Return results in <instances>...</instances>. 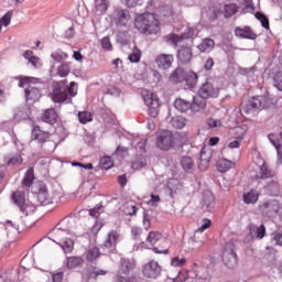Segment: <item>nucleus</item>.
Wrapping results in <instances>:
<instances>
[{
  "label": "nucleus",
  "mask_w": 282,
  "mask_h": 282,
  "mask_svg": "<svg viewBox=\"0 0 282 282\" xmlns=\"http://www.w3.org/2000/svg\"><path fill=\"white\" fill-rule=\"evenodd\" d=\"M86 278L88 279V281L91 280V279H96L97 278L96 268H94V267L88 268L86 270Z\"/></svg>",
  "instance_id": "62"
},
{
  "label": "nucleus",
  "mask_w": 282,
  "mask_h": 282,
  "mask_svg": "<svg viewBox=\"0 0 282 282\" xmlns=\"http://www.w3.org/2000/svg\"><path fill=\"white\" fill-rule=\"evenodd\" d=\"M214 47H215V41H213L212 39H205L197 46V50H199V52H213Z\"/></svg>",
  "instance_id": "36"
},
{
  "label": "nucleus",
  "mask_w": 282,
  "mask_h": 282,
  "mask_svg": "<svg viewBox=\"0 0 282 282\" xmlns=\"http://www.w3.org/2000/svg\"><path fill=\"white\" fill-rule=\"evenodd\" d=\"M242 199L245 204H257L259 202V194L256 189H251L243 194Z\"/></svg>",
  "instance_id": "34"
},
{
  "label": "nucleus",
  "mask_w": 282,
  "mask_h": 282,
  "mask_svg": "<svg viewBox=\"0 0 282 282\" xmlns=\"http://www.w3.org/2000/svg\"><path fill=\"white\" fill-rule=\"evenodd\" d=\"M4 161L7 162L8 166H17V164H21L23 162V158L17 154L12 158H6Z\"/></svg>",
  "instance_id": "52"
},
{
  "label": "nucleus",
  "mask_w": 282,
  "mask_h": 282,
  "mask_svg": "<svg viewBox=\"0 0 282 282\" xmlns=\"http://www.w3.org/2000/svg\"><path fill=\"white\" fill-rule=\"evenodd\" d=\"M147 166V159L144 156H139L135 161H132V169L138 171V169H144Z\"/></svg>",
  "instance_id": "51"
},
{
  "label": "nucleus",
  "mask_w": 282,
  "mask_h": 282,
  "mask_svg": "<svg viewBox=\"0 0 282 282\" xmlns=\"http://www.w3.org/2000/svg\"><path fill=\"white\" fill-rule=\"evenodd\" d=\"M185 264H186V258L175 257L171 261V265H173V268H183V265Z\"/></svg>",
  "instance_id": "58"
},
{
  "label": "nucleus",
  "mask_w": 282,
  "mask_h": 282,
  "mask_svg": "<svg viewBox=\"0 0 282 282\" xmlns=\"http://www.w3.org/2000/svg\"><path fill=\"white\" fill-rule=\"evenodd\" d=\"M235 36H237L238 39H247L249 41H254L257 39V33H254V31H252V29L249 26L236 28Z\"/></svg>",
  "instance_id": "16"
},
{
  "label": "nucleus",
  "mask_w": 282,
  "mask_h": 282,
  "mask_svg": "<svg viewBox=\"0 0 282 282\" xmlns=\"http://www.w3.org/2000/svg\"><path fill=\"white\" fill-rule=\"evenodd\" d=\"M213 153L210 151L202 150L200 151V158H199V163H198V169L200 171H206L208 169V164H210V158Z\"/></svg>",
  "instance_id": "24"
},
{
  "label": "nucleus",
  "mask_w": 282,
  "mask_h": 282,
  "mask_svg": "<svg viewBox=\"0 0 282 282\" xmlns=\"http://www.w3.org/2000/svg\"><path fill=\"white\" fill-rule=\"evenodd\" d=\"M127 155H129V149L122 145H119L113 153V158H117V160H124Z\"/></svg>",
  "instance_id": "42"
},
{
  "label": "nucleus",
  "mask_w": 282,
  "mask_h": 282,
  "mask_svg": "<svg viewBox=\"0 0 282 282\" xmlns=\"http://www.w3.org/2000/svg\"><path fill=\"white\" fill-rule=\"evenodd\" d=\"M197 80H199V76H197V73L193 70H188L185 73L184 83H186L189 89H195V87H197Z\"/></svg>",
  "instance_id": "27"
},
{
  "label": "nucleus",
  "mask_w": 282,
  "mask_h": 282,
  "mask_svg": "<svg viewBox=\"0 0 282 282\" xmlns=\"http://www.w3.org/2000/svg\"><path fill=\"white\" fill-rule=\"evenodd\" d=\"M13 14H14V11L10 10L0 19V32L2 30V25L4 28H8V25H10Z\"/></svg>",
  "instance_id": "43"
},
{
  "label": "nucleus",
  "mask_w": 282,
  "mask_h": 282,
  "mask_svg": "<svg viewBox=\"0 0 282 282\" xmlns=\"http://www.w3.org/2000/svg\"><path fill=\"white\" fill-rule=\"evenodd\" d=\"M161 272H162V268L158 262L153 260L143 267V274L148 279H158Z\"/></svg>",
  "instance_id": "11"
},
{
  "label": "nucleus",
  "mask_w": 282,
  "mask_h": 282,
  "mask_svg": "<svg viewBox=\"0 0 282 282\" xmlns=\"http://www.w3.org/2000/svg\"><path fill=\"white\" fill-rule=\"evenodd\" d=\"M143 100L149 109L151 118H158L160 113V99L153 93L143 94Z\"/></svg>",
  "instance_id": "9"
},
{
  "label": "nucleus",
  "mask_w": 282,
  "mask_h": 282,
  "mask_svg": "<svg viewBox=\"0 0 282 282\" xmlns=\"http://www.w3.org/2000/svg\"><path fill=\"white\" fill-rule=\"evenodd\" d=\"M119 274H129L133 270V262L129 259L122 258L120 261Z\"/></svg>",
  "instance_id": "35"
},
{
  "label": "nucleus",
  "mask_w": 282,
  "mask_h": 282,
  "mask_svg": "<svg viewBox=\"0 0 282 282\" xmlns=\"http://www.w3.org/2000/svg\"><path fill=\"white\" fill-rule=\"evenodd\" d=\"M32 140H36L40 144H44V142L50 140V133L41 130V128L36 126L32 130Z\"/></svg>",
  "instance_id": "19"
},
{
  "label": "nucleus",
  "mask_w": 282,
  "mask_h": 282,
  "mask_svg": "<svg viewBox=\"0 0 282 282\" xmlns=\"http://www.w3.org/2000/svg\"><path fill=\"white\" fill-rule=\"evenodd\" d=\"M175 58L172 54H161L156 57V65L160 69H169Z\"/></svg>",
  "instance_id": "17"
},
{
  "label": "nucleus",
  "mask_w": 282,
  "mask_h": 282,
  "mask_svg": "<svg viewBox=\"0 0 282 282\" xmlns=\"http://www.w3.org/2000/svg\"><path fill=\"white\" fill-rule=\"evenodd\" d=\"M254 17L264 30H270V20L262 12H256Z\"/></svg>",
  "instance_id": "46"
},
{
  "label": "nucleus",
  "mask_w": 282,
  "mask_h": 282,
  "mask_svg": "<svg viewBox=\"0 0 282 282\" xmlns=\"http://www.w3.org/2000/svg\"><path fill=\"white\" fill-rule=\"evenodd\" d=\"M268 107H270L268 98L263 96L252 97L248 101L241 104L240 113L241 116H243V113L248 116L256 111H261V109H268Z\"/></svg>",
  "instance_id": "3"
},
{
  "label": "nucleus",
  "mask_w": 282,
  "mask_h": 282,
  "mask_svg": "<svg viewBox=\"0 0 282 282\" xmlns=\"http://www.w3.org/2000/svg\"><path fill=\"white\" fill-rule=\"evenodd\" d=\"M239 12V7L237 4L231 3V4H226L225 6V17L226 19H230V17H235Z\"/></svg>",
  "instance_id": "41"
},
{
  "label": "nucleus",
  "mask_w": 282,
  "mask_h": 282,
  "mask_svg": "<svg viewBox=\"0 0 282 282\" xmlns=\"http://www.w3.org/2000/svg\"><path fill=\"white\" fill-rule=\"evenodd\" d=\"M98 257H100V249H98V247L91 248L87 251V256H86L87 261H90V262L96 261Z\"/></svg>",
  "instance_id": "49"
},
{
  "label": "nucleus",
  "mask_w": 282,
  "mask_h": 282,
  "mask_svg": "<svg viewBox=\"0 0 282 282\" xmlns=\"http://www.w3.org/2000/svg\"><path fill=\"white\" fill-rule=\"evenodd\" d=\"M186 78V70L182 67H177L173 73L170 75V83L173 85H180V83H184Z\"/></svg>",
  "instance_id": "21"
},
{
  "label": "nucleus",
  "mask_w": 282,
  "mask_h": 282,
  "mask_svg": "<svg viewBox=\"0 0 282 282\" xmlns=\"http://www.w3.org/2000/svg\"><path fill=\"white\" fill-rule=\"evenodd\" d=\"M180 163L185 173H193L195 171V161L193 158L188 155L182 156Z\"/></svg>",
  "instance_id": "23"
},
{
  "label": "nucleus",
  "mask_w": 282,
  "mask_h": 282,
  "mask_svg": "<svg viewBox=\"0 0 282 282\" xmlns=\"http://www.w3.org/2000/svg\"><path fill=\"white\" fill-rule=\"evenodd\" d=\"M34 169L30 167L25 175H24V178L22 180V186L24 188H30V186H34Z\"/></svg>",
  "instance_id": "31"
},
{
  "label": "nucleus",
  "mask_w": 282,
  "mask_h": 282,
  "mask_svg": "<svg viewBox=\"0 0 282 282\" xmlns=\"http://www.w3.org/2000/svg\"><path fill=\"white\" fill-rule=\"evenodd\" d=\"M265 189H267V193H269V195L275 197L276 195H279V191L281 189V186L279 185V182L271 181L270 183H268Z\"/></svg>",
  "instance_id": "38"
},
{
  "label": "nucleus",
  "mask_w": 282,
  "mask_h": 282,
  "mask_svg": "<svg viewBox=\"0 0 282 282\" xmlns=\"http://www.w3.org/2000/svg\"><path fill=\"white\" fill-rule=\"evenodd\" d=\"M53 241L61 246L62 250L66 254L74 250V240H72V238H65L64 240H61V242H57L56 240Z\"/></svg>",
  "instance_id": "33"
},
{
  "label": "nucleus",
  "mask_w": 282,
  "mask_h": 282,
  "mask_svg": "<svg viewBox=\"0 0 282 282\" xmlns=\"http://www.w3.org/2000/svg\"><path fill=\"white\" fill-rule=\"evenodd\" d=\"M69 64H62L57 68V74L61 76V78H65V76H69Z\"/></svg>",
  "instance_id": "56"
},
{
  "label": "nucleus",
  "mask_w": 282,
  "mask_h": 282,
  "mask_svg": "<svg viewBox=\"0 0 282 282\" xmlns=\"http://www.w3.org/2000/svg\"><path fill=\"white\" fill-rule=\"evenodd\" d=\"M147 142H148V139H140L139 141L134 140L133 144H135L140 153H147Z\"/></svg>",
  "instance_id": "53"
},
{
  "label": "nucleus",
  "mask_w": 282,
  "mask_h": 282,
  "mask_svg": "<svg viewBox=\"0 0 282 282\" xmlns=\"http://www.w3.org/2000/svg\"><path fill=\"white\" fill-rule=\"evenodd\" d=\"M100 166L101 169H104L105 171H109V169H111V166H113V162L111 161V158L109 156H104L100 160Z\"/></svg>",
  "instance_id": "57"
},
{
  "label": "nucleus",
  "mask_w": 282,
  "mask_h": 282,
  "mask_svg": "<svg viewBox=\"0 0 282 282\" xmlns=\"http://www.w3.org/2000/svg\"><path fill=\"white\" fill-rule=\"evenodd\" d=\"M203 98H217L219 96V88H216L210 83H205L199 89L198 93Z\"/></svg>",
  "instance_id": "14"
},
{
  "label": "nucleus",
  "mask_w": 282,
  "mask_h": 282,
  "mask_svg": "<svg viewBox=\"0 0 282 282\" xmlns=\"http://www.w3.org/2000/svg\"><path fill=\"white\" fill-rule=\"evenodd\" d=\"M174 108L177 111H181V113H184L188 111V109H192L191 101H186L182 98H178L174 101Z\"/></svg>",
  "instance_id": "32"
},
{
  "label": "nucleus",
  "mask_w": 282,
  "mask_h": 282,
  "mask_svg": "<svg viewBox=\"0 0 282 282\" xmlns=\"http://www.w3.org/2000/svg\"><path fill=\"white\" fill-rule=\"evenodd\" d=\"M43 122H47L48 124H56V121L58 120V115L56 113V110L53 108H50L44 111L42 115Z\"/></svg>",
  "instance_id": "28"
},
{
  "label": "nucleus",
  "mask_w": 282,
  "mask_h": 282,
  "mask_svg": "<svg viewBox=\"0 0 282 282\" xmlns=\"http://www.w3.org/2000/svg\"><path fill=\"white\" fill-rule=\"evenodd\" d=\"M207 126L209 129H217V127H221V120L210 118L207 120Z\"/></svg>",
  "instance_id": "59"
},
{
  "label": "nucleus",
  "mask_w": 282,
  "mask_h": 282,
  "mask_svg": "<svg viewBox=\"0 0 282 282\" xmlns=\"http://www.w3.org/2000/svg\"><path fill=\"white\" fill-rule=\"evenodd\" d=\"M271 144L275 147L278 153L276 164H282V132L268 135Z\"/></svg>",
  "instance_id": "13"
},
{
  "label": "nucleus",
  "mask_w": 282,
  "mask_h": 282,
  "mask_svg": "<svg viewBox=\"0 0 282 282\" xmlns=\"http://www.w3.org/2000/svg\"><path fill=\"white\" fill-rule=\"evenodd\" d=\"M113 282H135V278L124 279V276L116 275Z\"/></svg>",
  "instance_id": "63"
},
{
  "label": "nucleus",
  "mask_w": 282,
  "mask_h": 282,
  "mask_svg": "<svg viewBox=\"0 0 282 282\" xmlns=\"http://www.w3.org/2000/svg\"><path fill=\"white\" fill-rule=\"evenodd\" d=\"M11 199L15 206H18L21 213L28 215V205L25 204V192L15 191L12 193Z\"/></svg>",
  "instance_id": "12"
},
{
  "label": "nucleus",
  "mask_w": 282,
  "mask_h": 282,
  "mask_svg": "<svg viewBox=\"0 0 282 282\" xmlns=\"http://www.w3.org/2000/svg\"><path fill=\"white\" fill-rule=\"evenodd\" d=\"M281 206L279 205V200L276 199H269L260 204L259 210L265 217H274L280 210Z\"/></svg>",
  "instance_id": "10"
},
{
  "label": "nucleus",
  "mask_w": 282,
  "mask_h": 282,
  "mask_svg": "<svg viewBox=\"0 0 282 282\" xmlns=\"http://www.w3.org/2000/svg\"><path fill=\"white\" fill-rule=\"evenodd\" d=\"M53 282H63V272H57L52 275Z\"/></svg>",
  "instance_id": "64"
},
{
  "label": "nucleus",
  "mask_w": 282,
  "mask_h": 282,
  "mask_svg": "<svg viewBox=\"0 0 282 282\" xmlns=\"http://www.w3.org/2000/svg\"><path fill=\"white\" fill-rule=\"evenodd\" d=\"M83 263H85V259L78 256L67 257L65 261L66 268L68 270H76V268H80Z\"/></svg>",
  "instance_id": "22"
},
{
  "label": "nucleus",
  "mask_w": 282,
  "mask_h": 282,
  "mask_svg": "<svg viewBox=\"0 0 282 282\" xmlns=\"http://www.w3.org/2000/svg\"><path fill=\"white\" fill-rule=\"evenodd\" d=\"M78 120L82 124H87V122L94 120V116L89 111H82L78 113Z\"/></svg>",
  "instance_id": "47"
},
{
  "label": "nucleus",
  "mask_w": 282,
  "mask_h": 282,
  "mask_svg": "<svg viewBox=\"0 0 282 282\" xmlns=\"http://www.w3.org/2000/svg\"><path fill=\"white\" fill-rule=\"evenodd\" d=\"M101 46L104 50H108V52H111L113 50V46L111 45V40L107 36L101 40Z\"/></svg>",
  "instance_id": "60"
},
{
  "label": "nucleus",
  "mask_w": 282,
  "mask_h": 282,
  "mask_svg": "<svg viewBox=\"0 0 282 282\" xmlns=\"http://www.w3.org/2000/svg\"><path fill=\"white\" fill-rule=\"evenodd\" d=\"M142 58V51H140L138 47H134L130 55L128 56V59L130 63H140V59Z\"/></svg>",
  "instance_id": "44"
},
{
  "label": "nucleus",
  "mask_w": 282,
  "mask_h": 282,
  "mask_svg": "<svg viewBox=\"0 0 282 282\" xmlns=\"http://www.w3.org/2000/svg\"><path fill=\"white\" fill-rule=\"evenodd\" d=\"M95 8L99 14H105L109 8V4H107V0H95Z\"/></svg>",
  "instance_id": "45"
},
{
  "label": "nucleus",
  "mask_w": 282,
  "mask_h": 282,
  "mask_svg": "<svg viewBox=\"0 0 282 282\" xmlns=\"http://www.w3.org/2000/svg\"><path fill=\"white\" fill-rule=\"evenodd\" d=\"M206 97L200 94L193 97V102L191 104L192 111H199L206 109Z\"/></svg>",
  "instance_id": "25"
},
{
  "label": "nucleus",
  "mask_w": 282,
  "mask_h": 282,
  "mask_svg": "<svg viewBox=\"0 0 282 282\" xmlns=\"http://www.w3.org/2000/svg\"><path fill=\"white\" fill-rule=\"evenodd\" d=\"M134 26L141 34H158L160 32V21L153 13L137 15Z\"/></svg>",
  "instance_id": "2"
},
{
  "label": "nucleus",
  "mask_w": 282,
  "mask_h": 282,
  "mask_svg": "<svg viewBox=\"0 0 282 282\" xmlns=\"http://www.w3.org/2000/svg\"><path fill=\"white\" fill-rule=\"evenodd\" d=\"M230 169H235V162L227 159H220L217 162V170L219 171V173H228Z\"/></svg>",
  "instance_id": "29"
},
{
  "label": "nucleus",
  "mask_w": 282,
  "mask_h": 282,
  "mask_svg": "<svg viewBox=\"0 0 282 282\" xmlns=\"http://www.w3.org/2000/svg\"><path fill=\"white\" fill-rule=\"evenodd\" d=\"M171 123L174 129H184L186 127V118L181 116L173 117Z\"/></svg>",
  "instance_id": "40"
},
{
  "label": "nucleus",
  "mask_w": 282,
  "mask_h": 282,
  "mask_svg": "<svg viewBox=\"0 0 282 282\" xmlns=\"http://www.w3.org/2000/svg\"><path fill=\"white\" fill-rule=\"evenodd\" d=\"M273 87L279 91H282V72H279L273 77Z\"/></svg>",
  "instance_id": "54"
},
{
  "label": "nucleus",
  "mask_w": 282,
  "mask_h": 282,
  "mask_svg": "<svg viewBox=\"0 0 282 282\" xmlns=\"http://www.w3.org/2000/svg\"><path fill=\"white\" fill-rule=\"evenodd\" d=\"M31 193L36 195L37 202L42 205L50 204V194L47 193V186L43 182L33 183L31 186Z\"/></svg>",
  "instance_id": "8"
},
{
  "label": "nucleus",
  "mask_w": 282,
  "mask_h": 282,
  "mask_svg": "<svg viewBox=\"0 0 282 282\" xmlns=\"http://www.w3.org/2000/svg\"><path fill=\"white\" fill-rule=\"evenodd\" d=\"M268 177H274V172L272 170L268 169V165L265 163H262V165H259L257 167L256 172V180H268Z\"/></svg>",
  "instance_id": "18"
},
{
  "label": "nucleus",
  "mask_w": 282,
  "mask_h": 282,
  "mask_svg": "<svg viewBox=\"0 0 282 282\" xmlns=\"http://www.w3.org/2000/svg\"><path fill=\"white\" fill-rule=\"evenodd\" d=\"M246 133H248L247 124L237 126L236 128H234V135L236 140H243V138L246 137Z\"/></svg>",
  "instance_id": "37"
},
{
  "label": "nucleus",
  "mask_w": 282,
  "mask_h": 282,
  "mask_svg": "<svg viewBox=\"0 0 282 282\" xmlns=\"http://www.w3.org/2000/svg\"><path fill=\"white\" fill-rule=\"evenodd\" d=\"M199 32L195 26H186L181 35L178 34H170L167 36V43H171L172 45H177L180 41L188 40V39H195Z\"/></svg>",
  "instance_id": "7"
},
{
  "label": "nucleus",
  "mask_w": 282,
  "mask_h": 282,
  "mask_svg": "<svg viewBox=\"0 0 282 282\" xmlns=\"http://www.w3.org/2000/svg\"><path fill=\"white\" fill-rule=\"evenodd\" d=\"M203 208L205 210H208V213H210V210H213V208H215V195H213V193L204 194Z\"/></svg>",
  "instance_id": "30"
},
{
  "label": "nucleus",
  "mask_w": 282,
  "mask_h": 282,
  "mask_svg": "<svg viewBox=\"0 0 282 282\" xmlns=\"http://www.w3.org/2000/svg\"><path fill=\"white\" fill-rule=\"evenodd\" d=\"M129 19H131V15L127 10H118L115 13V21L117 25H127V23L129 22Z\"/></svg>",
  "instance_id": "26"
},
{
  "label": "nucleus",
  "mask_w": 282,
  "mask_h": 282,
  "mask_svg": "<svg viewBox=\"0 0 282 282\" xmlns=\"http://www.w3.org/2000/svg\"><path fill=\"white\" fill-rule=\"evenodd\" d=\"M156 147L161 151H171L175 147V138L173 132L169 130L161 131L156 135Z\"/></svg>",
  "instance_id": "6"
},
{
  "label": "nucleus",
  "mask_w": 282,
  "mask_h": 282,
  "mask_svg": "<svg viewBox=\"0 0 282 282\" xmlns=\"http://www.w3.org/2000/svg\"><path fill=\"white\" fill-rule=\"evenodd\" d=\"M250 232H254L256 239L261 241V239H263V237H265V225H260L256 229H252V227H250Z\"/></svg>",
  "instance_id": "48"
},
{
  "label": "nucleus",
  "mask_w": 282,
  "mask_h": 282,
  "mask_svg": "<svg viewBox=\"0 0 282 282\" xmlns=\"http://www.w3.org/2000/svg\"><path fill=\"white\" fill-rule=\"evenodd\" d=\"M51 56L53 61L61 63V61H63L64 58H67V53H64V52L53 53Z\"/></svg>",
  "instance_id": "61"
},
{
  "label": "nucleus",
  "mask_w": 282,
  "mask_h": 282,
  "mask_svg": "<svg viewBox=\"0 0 282 282\" xmlns=\"http://www.w3.org/2000/svg\"><path fill=\"white\" fill-rule=\"evenodd\" d=\"M18 86L25 87L24 94L29 102H37V100H41V89L36 87V84H32L31 77H21Z\"/></svg>",
  "instance_id": "4"
},
{
  "label": "nucleus",
  "mask_w": 282,
  "mask_h": 282,
  "mask_svg": "<svg viewBox=\"0 0 282 282\" xmlns=\"http://www.w3.org/2000/svg\"><path fill=\"white\" fill-rule=\"evenodd\" d=\"M271 243L282 248V232H273L271 237Z\"/></svg>",
  "instance_id": "55"
},
{
  "label": "nucleus",
  "mask_w": 282,
  "mask_h": 282,
  "mask_svg": "<svg viewBox=\"0 0 282 282\" xmlns=\"http://www.w3.org/2000/svg\"><path fill=\"white\" fill-rule=\"evenodd\" d=\"M78 88L76 82H70L67 86V80L53 82L48 98L55 105H72V98H76Z\"/></svg>",
  "instance_id": "1"
},
{
  "label": "nucleus",
  "mask_w": 282,
  "mask_h": 282,
  "mask_svg": "<svg viewBox=\"0 0 282 282\" xmlns=\"http://www.w3.org/2000/svg\"><path fill=\"white\" fill-rule=\"evenodd\" d=\"M177 58L182 65H188L193 61V48L191 46H182L177 51Z\"/></svg>",
  "instance_id": "15"
},
{
  "label": "nucleus",
  "mask_w": 282,
  "mask_h": 282,
  "mask_svg": "<svg viewBox=\"0 0 282 282\" xmlns=\"http://www.w3.org/2000/svg\"><path fill=\"white\" fill-rule=\"evenodd\" d=\"M118 239H120V234H118V231L116 230H111L108 234L106 241L104 242L105 248H107L108 250H116Z\"/></svg>",
  "instance_id": "20"
},
{
  "label": "nucleus",
  "mask_w": 282,
  "mask_h": 282,
  "mask_svg": "<svg viewBox=\"0 0 282 282\" xmlns=\"http://www.w3.org/2000/svg\"><path fill=\"white\" fill-rule=\"evenodd\" d=\"M52 235L57 237V239L59 241L58 243H61V241H65V239H67V235H69V231H68V229H63V228L56 227L55 229H53Z\"/></svg>",
  "instance_id": "39"
},
{
  "label": "nucleus",
  "mask_w": 282,
  "mask_h": 282,
  "mask_svg": "<svg viewBox=\"0 0 282 282\" xmlns=\"http://www.w3.org/2000/svg\"><path fill=\"white\" fill-rule=\"evenodd\" d=\"M160 239H162V234L158 231H151L147 237V241L150 246H154L156 241H160Z\"/></svg>",
  "instance_id": "50"
},
{
  "label": "nucleus",
  "mask_w": 282,
  "mask_h": 282,
  "mask_svg": "<svg viewBox=\"0 0 282 282\" xmlns=\"http://www.w3.org/2000/svg\"><path fill=\"white\" fill-rule=\"evenodd\" d=\"M223 261L225 265L230 270L237 268L238 258L237 252H235V241L229 240L228 242H226L223 251Z\"/></svg>",
  "instance_id": "5"
}]
</instances>
